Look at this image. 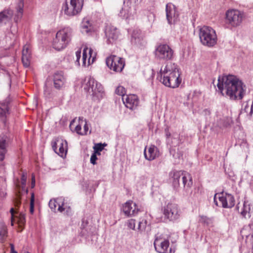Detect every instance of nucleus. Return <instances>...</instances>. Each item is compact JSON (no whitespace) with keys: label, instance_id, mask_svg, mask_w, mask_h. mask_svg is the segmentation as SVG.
<instances>
[{"label":"nucleus","instance_id":"f257e3e1","mask_svg":"<svg viewBox=\"0 0 253 253\" xmlns=\"http://www.w3.org/2000/svg\"><path fill=\"white\" fill-rule=\"evenodd\" d=\"M217 86L223 95L224 94L233 100H241L246 94L247 86L236 76L229 75L219 77Z\"/></svg>","mask_w":253,"mask_h":253},{"label":"nucleus","instance_id":"f03ea898","mask_svg":"<svg viewBox=\"0 0 253 253\" xmlns=\"http://www.w3.org/2000/svg\"><path fill=\"white\" fill-rule=\"evenodd\" d=\"M180 74L176 64L168 62L164 69H161L158 74V79L164 85L171 88L177 87L181 83Z\"/></svg>","mask_w":253,"mask_h":253},{"label":"nucleus","instance_id":"7ed1b4c3","mask_svg":"<svg viewBox=\"0 0 253 253\" xmlns=\"http://www.w3.org/2000/svg\"><path fill=\"white\" fill-rule=\"evenodd\" d=\"M84 90L92 96L94 100H99L104 95L103 87L90 76L86 77L82 82Z\"/></svg>","mask_w":253,"mask_h":253},{"label":"nucleus","instance_id":"20e7f679","mask_svg":"<svg viewBox=\"0 0 253 253\" xmlns=\"http://www.w3.org/2000/svg\"><path fill=\"white\" fill-rule=\"evenodd\" d=\"M199 38L201 43L206 46L211 47L217 42V36L212 28L204 26L199 30Z\"/></svg>","mask_w":253,"mask_h":253},{"label":"nucleus","instance_id":"39448f33","mask_svg":"<svg viewBox=\"0 0 253 253\" xmlns=\"http://www.w3.org/2000/svg\"><path fill=\"white\" fill-rule=\"evenodd\" d=\"M154 54L157 59L168 61L173 58L174 51L168 44H160L156 47Z\"/></svg>","mask_w":253,"mask_h":253},{"label":"nucleus","instance_id":"423d86ee","mask_svg":"<svg viewBox=\"0 0 253 253\" xmlns=\"http://www.w3.org/2000/svg\"><path fill=\"white\" fill-rule=\"evenodd\" d=\"M243 13L236 9H229L226 12L225 23L232 27L239 26L243 19Z\"/></svg>","mask_w":253,"mask_h":253},{"label":"nucleus","instance_id":"0eeeda50","mask_svg":"<svg viewBox=\"0 0 253 253\" xmlns=\"http://www.w3.org/2000/svg\"><path fill=\"white\" fill-rule=\"evenodd\" d=\"M165 218L169 221H173L179 218L180 210L176 204L169 203L163 209Z\"/></svg>","mask_w":253,"mask_h":253},{"label":"nucleus","instance_id":"6e6552de","mask_svg":"<svg viewBox=\"0 0 253 253\" xmlns=\"http://www.w3.org/2000/svg\"><path fill=\"white\" fill-rule=\"evenodd\" d=\"M107 66L115 72H121L125 66V61L122 58L115 55H111L106 58Z\"/></svg>","mask_w":253,"mask_h":253},{"label":"nucleus","instance_id":"1a4fd4ad","mask_svg":"<svg viewBox=\"0 0 253 253\" xmlns=\"http://www.w3.org/2000/svg\"><path fill=\"white\" fill-rule=\"evenodd\" d=\"M169 240L157 237L154 242L155 249L159 253H174L175 249L170 247L169 249Z\"/></svg>","mask_w":253,"mask_h":253},{"label":"nucleus","instance_id":"9d476101","mask_svg":"<svg viewBox=\"0 0 253 253\" xmlns=\"http://www.w3.org/2000/svg\"><path fill=\"white\" fill-rule=\"evenodd\" d=\"M52 147L54 151L60 156L63 157L67 152V142L61 138H57L52 143Z\"/></svg>","mask_w":253,"mask_h":253},{"label":"nucleus","instance_id":"9b49d317","mask_svg":"<svg viewBox=\"0 0 253 253\" xmlns=\"http://www.w3.org/2000/svg\"><path fill=\"white\" fill-rule=\"evenodd\" d=\"M105 33L108 44H113L118 38L119 31L114 26L107 25L105 28Z\"/></svg>","mask_w":253,"mask_h":253},{"label":"nucleus","instance_id":"f8f14e48","mask_svg":"<svg viewBox=\"0 0 253 253\" xmlns=\"http://www.w3.org/2000/svg\"><path fill=\"white\" fill-rule=\"evenodd\" d=\"M96 53L92 49L85 47L84 48L82 56V66L85 67L92 64L95 59Z\"/></svg>","mask_w":253,"mask_h":253},{"label":"nucleus","instance_id":"ddd939ff","mask_svg":"<svg viewBox=\"0 0 253 253\" xmlns=\"http://www.w3.org/2000/svg\"><path fill=\"white\" fill-rule=\"evenodd\" d=\"M167 19L169 24L174 23L178 17V14L176 11V7L171 3H169L166 5V8Z\"/></svg>","mask_w":253,"mask_h":253},{"label":"nucleus","instance_id":"4468645a","mask_svg":"<svg viewBox=\"0 0 253 253\" xmlns=\"http://www.w3.org/2000/svg\"><path fill=\"white\" fill-rule=\"evenodd\" d=\"M122 99L126 107L130 110H134L138 106L139 99L135 94H129L123 97Z\"/></svg>","mask_w":253,"mask_h":253},{"label":"nucleus","instance_id":"2eb2a0df","mask_svg":"<svg viewBox=\"0 0 253 253\" xmlns=\"http://www.w3.org/2000/svg\"><path fill=\"white\" fill-rule=\"evenodd\" d=\"M124 213L127 216H132L136 215L139 210L136 206L135 203L131 201L126 202L123 207Z\"/></svg>","mask_w":253,"mask_h":253},{"label":"nucleus","instance_id":"dca6fc26","mask_svg":"<svg viewBox=\"0 0 253 253\" xmlns=\"http://www.w3.org/2000/svg\"><path fill=\"white\" fill-rule=\"evenodd\" d=\"M218 199L224 208H231L235 205L234 198L231 194L225 193L224 195L223 193L219 194Z\"/></svg>","mask_w":253,"mask_h":253},{"label":"nucleus","instance_id":"f3484780","mask_svg":"<svg viewBox=\"0 0 253 253\" xmlns=\"http://www.w3.org/2000/svg\"><path fill=\"white\" fill-rule=\"evenodd\" d=\"M131 42L132 44L137 46L144 45L145 42L140 30L136 29L133 31L131 34Z\"/></svg>","mask_w":253,"mask_h":253},{"label":"nucleus","instance_id":"a211bd4d","mask_svg":"<svg viewBox=\"0 0 253 253\" xmlns=\"http://www.w3.org/2000/svg\"><path fill=\"white\" fill-rule=\"evenodd\" d=\"M11 102V99L7 97L4 101L0 103V119L3 123L6 122V118L9 113V105Z\"/></svg>","mask_w":253,"mask_h":253},{"label":"nucleus","instance_id":"6ab92c4d","mask_svg":"<svg viewBox=\"0 0 253 253\" xmlns=\"http://www.w3.org/2000/svg\"><path fill=\"white\" fill-rule=\"evenodd\" d=\"M72 33V30L71 28L65 27L58 31L56 35L57 38H60L68 44L70 41Z\"/></svg>","mask_w":253,"mask_h":253},{"label":"nucleus","instance_id":"aec40b11","mask_svg":"<svg viewBox=\"0 0 253 253\" xmlns=\"http://www.w3.org/2000/svg\"><path fill=\"white\" fill-rule=\"evenodd\" d=\"M54 86L55 88L60 89L64 86L66 79L62 72H57L54 75Z\"/></svg>","mask_w":253,"mask_h":253},{"label":"nucleus","instance_id":"412c9836","mask_svg":"<svg viewBox=\"0 0 253 253\" xmlns=\"http://www.w3.org/2000/svg\"><path fill=\"white\" fill-rule=\"evenodd\" d=\"M144 155L146 160L152 161L155 159L159 155V151L157 147L155 145H151L146 151V148H145Z\"/></svg>","mask_w":253,"mask_h":253},{"label":"nucleus","instance_id":"4be33fe9","mask_svg":"<svg viewBox=\"0 0 253 253\" xmlns=\"http://www.w3.org/2000/svg\"><path fill=\"white\" fill-rule=\"evenodd\" d=\"M30 46L28 44H26L23 46L22 56V61L24 67H28L29 66L30 64Z\"/></svg>","mask_w":253,"mask_h":253},{"label":"nucleus","instance_id":"5701e85b","mask_svg":"<svg viewBox=\"0 0 253 253\" xmlns=\"http://www.w3.org/2000/svg\"><path fill=\"white\" fill-rule=\"evenodd\" d=\"M49 207L53 211H55L58 206L57 210L62 212L64 211L65 208H63L64 203L62 198H57L50 200L49 202Z\"/></svg>","mask_w":253,"mask_h":253},{"label":"nucleus","instance_id":"b1692460","mask_svg":"<svg viewBox=\"0 0 253 253\" xmlns=\"http://www.w3.org/2000/svg\"><path fill=\"white\" fill-rule=\"evenodd\" d=\"M183 175L182 171L172 170L169 173L170 180L172 181L173 187L176 188L179 185V179Z\"/></svg>","mask_w":253,"mask_h":253},{"label":"nucleus","instance_id":"393cba45","mask_svg":"<svg viewBox=\"0 0 253 253\" xmlns=\"http://www.w3.org/2000/svg\"><path fill=\"white\" fill-rule=\"evenodd\" d=\"M7 137L5 135L0 136V161H2L5 158L7 152Z\"/></svg>","mask_w":253,"mask_h":253},{"label":"nucleus","instance_id":"a878e982","mask_svg":"<svg viewBox=\"0 0 253 253\" xmlns=\"http://www.w3.org/2000/svg\"><path fill=\"white\" fill-rule=\"evenodd\" d=\"M17 29L15 27L12 26L10 31L7 32L5 35V40L9 46H12L16 40Z\"/></svg>","mask_w":253,"mask_h":253},{"label":"nucleus","instance_id":"bb28decb","mask_svg":"<svg viewBox=\"0 0 253 253\" xmlns=\"http://www.w3.org/2000/svg\"><path fill=\"white\" fill-rule=\"evenodd\" d=\"M62 8L64 13L70 16L75 15L81 12L71 2L69 6L67 3H65L63 6Z\"/></svg>","mask_w":253,"mask_h":253},{"label":"nucleus","instance_id":"cd10ccee","mask_svg":"<svg viewBox=\"0 0 253 253\" xmlns=\"http://www.w3.org/2000/svg\"><path fill=\"white\" fill-rule=\"evenodd\" d=\"M13 11L10 9H4L0 12V25L10 20L13 16Z\"/></svg>","mask_w":253,"mask_h":253},{"label":"nucleus","instance_id":"c85d7f7f","mask_svg":"<svg viewBox=\"0 0 253 253\" xmlns=\"http://www.w3.org/2000/svg\"><path fill=\"white\" fill-rule=\"evenodd\" d=\"M82 32L84 34H88L92 29V25L89 19L87 18L83 19L81 23Z\"/></svg>","mask_w":253,"mask_h":253},{"label":"nucleus","instance_id":"c756f323","mask_svg":"<svg viewBox=\"0 0 253 253\" xmlns=\"http://www.w3.org/2000/svg\"><path fill=\"white\" fill-rule=\"evenodd\" d=\"M241 234L243 237L248 238L253 237V224H249L247 226H245L241 231Z\"/></svg>","mask_w":253,"mask_h":253},{"label":"nucleus","instance_id":"7c9ffc66","mask_svg":"<svg viewBox=\"0 0 253 253\" xmlns=\"http://www.w3.org/2000/svg\"><path fill=\"white\" fill-rule=\"evenodd\" d=\"M182 183L185 189L187 190L188 188H190L192 184V179L191 175L188 173H183L182 177Z\"/></svg>","mask_w":253,"mask_h":253},{"label":"nucleus","instance_id":"2f4dec72","mask_svg":"<svg viewBox=\"0 0 253 253\" xmlns=\"http://www.w3.org/2000/svg\"><path fill=\"white\" fill-rule=\"evenodd\" d=\"M67 44L56 35L53 41V47L57 50H60L66 47Z\"/></svg>","mask_w":253,"mask_h":253},{"label":"nucleus","instance_id":"473e14b6","mask_svg":"<svg viewBox=\"0 0 253 253\" xmlns=\"http://www.w3.org/2000/svg\"><path fill=\"white\" fill-rule=\"evenodd\" d=\"M23 7H24V0H19L17 6L16 8L17 9V14H16L14 20L17 23L18 21L21 18L23 15Z\"/></svg>","mask_w":253,"mask_h":253},{"label":"nucleus","instance_id":"72a5a7b5","mask_svg":"<svg viewBox=\"0 0 253 253\" xmlns=\"http://www.w3.org/2000/svg\"><path fill=\"white\" fill-rule=\"evenodd\" d=\"M250 205L248 202H245L241 209V214L245 218H250L251 216L250 212Z\"/></svg>","mask_w":253,"mask_h":253},{"label":"nucleus","instance_id":"f704fd0d","mask_svg":"<svg viewBox=\"0 0 253 253\" xmlns=\"http://www.w3.org/2000/svg\"><path fill=\"white\" fill-rule=\"evenodd\" d=\"M169 152L174 158L180 159L183 155L182 152L174 145L170 146Z\"/></svg>","mask_w":253,"mask_h":253},{"label":"nucleus","instance_id":"c9c22d12","mask_svg":"<svg viewBox=\"0 0 253 253\" xmlns=\"http://www.w3.org/2000/svg\"><path fill=\"white\" fill-rule=\"evenodd\" d=\"M43 94L46 99H49L52 98L54 96V93L52 87L47 86V84H45L44 86Z\"/></svg>","mask_w":253,"mask_h":253},{"label":"nucleus","instance_id":"e433bc0d","mask_svg":"<svg viewBox=\"0 0 253 253\" xmlns=\"http://www.w3.org/2000/svg\"><path fill=\"white\" fill-rule=\"evenodd\" d=\"M119 15L123 19H127L129 17L128 9L123 7L120 10Z\"/></svg>","mask_w":253,"mask_h":253},{"label":"nucleus","instance_id":"4c0bfd02","mask_svg":"<svg viewBox=\"0 0 253 253\" xmlns=\"http://www.w3.org/2000/svg\"><path fill=\"white\" fill-rule=\"evenodd\" d=\"M107 146V144L97 143L93 146L94 152L97 153L98 155H100V152L102 151L104 146Z\"/></svg>","mask_w":253,"mask_h":253},{"label":"nucleus","instance_id":"58836bf2","mask_svg":"<svg viewBox=\"0 0 253 253\" xmlns=\"http://www.w3.org/2000/svg\"><path fill=\"white\" fill-rule=\"evenodd\" d=\"M70 2L78 10L81 11L83 6L84 0H71Z\"/></svg>","mask_w":253,"mask_h":253},{"label":"nucleus","instance_id":"ea45409f","mask_svg":"<svg viewBox=\"0 0 253 253\" xmlns=\"http://www.w3.org/2000/svg\"><path fill=\"white\" fill-rule=\"evenodd\" d=\"M147 225V220L145 219H143L139 222L137 229L140 231H145L146 230Z\"/></svg>","mask_w":253,"mask_h":253},{"label":"nucleus","instance_id":"a19ab883","mask_svg":"<svg viewBox=\"0 0 253 253\" xmlns=\"http://www.w3.org/2000/svg\"><path fill=\"white\" fill-rule=\"evenodd\" d=\"M26 181L27 180H25L24 179L22 180H21V185L19 184V182H18V183H17L16 184V186L17 188H19V189L21 188L22 191H25L26 193H28V190L27 189L25 188ZM18 181H19L18 180Z\"/></svg>","mask_w":253,"mask_h":253},{"label":"nucleus","instance_id":"79ce46f5","mask_svg":"<svg viewBox=\"0 0 253 253\" xmlns=\"http://www.w3.org/2000/svg\"><path fill=\"white\" fill-rule=\"evenodd\" d=\"M115 92L116 94H117L119 95L122 96V97H126V96L125 95V94L126 92V90H125V88L122 86H118L116 88V89L115 90Z\"/></svg>","mask_w":253,"mask_h":253},{"label":"nucleus","instance_id":"37998d69","mask_svg":"<svg viewBox=\"0 0 253 253\" xmlns=\"http://www.w3.org/2000/svg\"><path fill=\"white\" fill-rule=\"evenodd\" d=\"M201 221L207 225H210L212 223V219L206 216H201Z\"/></svg>","mask_w":253,"mask_h":253},{"label":"nucleus","instance_id":"c03bdc74","mask_svg":"<svg viewBox=\"0 0 253 253\" xmlns=\"http://www.w3.org/2000/svg\"><path fill=\"white\" fill-rule=\"evenodd\" d=\"M180 144V140H179V137L178 135L176 136V137H173L172 138V141H171V146H179Z\"/></svg>","mask_w":253,"mask_h":253},{"label":"nucleus","instance_id":"a18cd8bd","mask_svg":"<svg viewBox=\"0 0 253 253\" xmlns=\"http://www.w3.org/2000/svg\"><path fill=\"white\" fill-rule=\"evenodd\" d=\"M34 200H35L34 194V193H32L31 194V200H30V212L31 213H33L34 212Z\"/></svg>","mask_w":253,"mask_h":253},{"label":"nucleus","instance_id":"49530a36","mask_svg":"<svg viewBox=\"0 0 253 253\" xmlns=\"http://www.w3.org/2000/svg\"><path fill=\"white\" fill-rule=\"evenodd\" d=\"M6 195V184L4 182L1 187L0 188V197H4Z\"/></svg>","mask_w":253,"mask_h":253},{"label":"nucleus","instance_id":"de8ad7c7","mask_svg":"<svg viewBox=\"0 0 253 253\" xmlns=\"http://www.w3.org/2000/svg\"><path fill=\"white\" fill-rule=\"evenodd\" d=\"M127 226L130 229L135 230V220L133 219H130L127 221Z\"/></svg>","mask_w":253,"mask_h":253},{"label":"nucleus","instance_id":"09e8293b","mask_svg":"<svg viewBox=\"0 0 253 253\" xmlns=\"http://www.w3.org/2000/svg\"><path fill=\"white\" fill-rule=\"evenodd\" d=\"M97 154V153H96L95 152H93L91 156V157H90V163L93 164V165H95L96 164V161L97 160V156H96V155Z\"/></svg>","mask_w":253,"mask_h":253},{"label":"nucleus","instance_id":"8fccbe9b","mask_svg":"<svg viewBox=\"0 0 253 253\" xmlns=\"http://www.w3.org/2000/svg\"><path fill=\"white\" fill-rule=\"evenodd\" d=\"M81 51L80 50L77 51L76 52V59L75 61V63L78 65H80L79 60L81 58Z\"/></svg>","mask_w":253,"mask_h":253},{"label":"nucleus","instance_id":"3c124183","mask_svg":"<svg viewBox=\"0 0 253 253\" xmlns=\"http://www.w3.org/2000/svg\"><path fill=\"white\" fill-rule=\"evenodd\" d=\"M82 126L80 125H77L75 127L76 132L80 135H84V133H83V131H81Z\"/></svg>","mask_w":253,"mask_h":253},{"label":"nucleus","instance_id":"603ef678","mask_svg":"<svg viewBox=\"0 0 253 253\" xmlns=\"http://www.w3.org/2000/svg\"><path fill=\"white\" fill-rule=\"evenodd\" d=\"M63 208H65L64 211H66V214L67 215H71L72 214V210L70 207H64V205H63Z\"/></svg>","mask_w":253,"mask_h":253},{"label":"nucleus","instance_id":"864d4df0","mask_svg":"<svg viewBox=\"0 0 253 253\" xmlns=\"http://www.w3.org/2000/svg\"><path fill=\"white\" fill-rule=\"evenodd\" d=\"M20 197L19 194H17V198L15 200V206L16 207H18L20 205Z\"/></svg>","mask_w":253,"mask_h":253},{"label":"nucleus","instance_id":"5fc2aeb1","mask_svg":"<svg viewBox=\"0 0 253 253\" xmlns=\"http://www.w3.org/2000/svg\"><path fill=\"white\" fill-rule=\"evenodd\" d=\"M88 130V126L87 124V122L85 121V123L84 126V131L83 133H84V135L87 134V132Z\"/></svg>","mask_w":253,"mask_h":253},{"label":"nucleus","instance_id":"6e6d98bb","mask_svg":"<svg viewBox=\"0 0 253 253\" xmlns=\"http://www.w3.org/2000/svg\"><path fill=\"white\" fill-rule=\"evenodd\" d=\"M240 145L242 146L243 147H246L247 148H248V144L246 140H242Z\"/></svg>","mask_w":253,"mask_h":253},{"label":"nucleus","instance_id":"4d7b16f0","mask_svg":"<svg viewBox=\"0 0 253 253\" xmlns=\"http://www.w3.org/2000/svg\"><path fill=\"white\" fill-rule=\"evenodd\" d=\"M10 253H17V252L14 249V246L13 244H10Z\"/></svg>","mask_w":253,"mask_h":253},{"label":"nucleus","instance_id":"13d9d810","mask_svg":"<svg viewBox=\"0 0 253 253\" xmlns=\"http://www.w3.org/2000/svg\"><path fill=\"white\" fill-rule=\"evenodd\" d=\"M10 213H11V224L12 226L13 225V215H14V209L13 208H11L10 209Z\"/></svg>","mask_w":253,"mask_h":253},{"label":"nucleus","instance_id":"bf43d9fd","mask_svg":"<svg viewBox=\"0 0 253 253\" xmlns=\"http://www.w3.org/2000/svg\"><path fill=\"white\" fill-rule=\"evenodd\" d=\"M203 113L206 116H209L211 114V111L209 109H205L203 111Z\"/></svg>","mask_w":253,"mask_h":253},{"label":"nucleus","instance_id":"052dcab7","mask_svg":"<svg viewBox=\"0 0 253 253\" xmlns=\"http://www.w3.org/2000/svg\"><path fill=\"white\" fill-rule=\"evenodd\" d=\"M32 188H33L35 187V176L34 175H32Z\"/></svg>","mask_w":253,"mask_h":253},{"label":"nucleus","instance_id":"680f3d73","mask_svg":"<svg viewBox=\"0 0 253 253\" xmlns=\"http://www.w3.org/2000/svg\"><path fill=\"white\" fill-rule=\"evenodd\" d=\"M27 180V173L26 172H23L21 176V180Z\"/></svg>","mask_w":253,"mask_h":253},{"label":"nucleus","instance_id":"e2e57ef3","mask_svg":"<svg viewBox=\"0 0 253 253\" xmlns=\"http://www.w3.org/2000/svg\"><path fill=\"white\" fill-rule=\"evenodd\" d=\"M217 195V194H215V195H214V203L215 204V205H216V206H218V203H217V202L216 200V196Z\"/></svg>","mask_w":253,"mask_h":253},{"label":"nucleus","instance_id":"0e129e2a","mask_svg":"<svg viewBox=\"0 0 253 253\" xmlns=\"http://www.w3.org/2000/svg\"><path fill=\"white\" fill-rule=\"evenodd\" d=\"M142 0H130L131 1L134 2V3H136L138 1L140 2Z\"/></svg>","mask_w":253,"mask_h":253},{"label":"nucleus","instance_id":"69168bd1","mask_svg":"<svg viewBox=\"0 0 253 253\" xmlns=\"http://www.w3.org/2000/svg\"><path fill=\"white\" fill-rule=\"evenodd\" d=\"M75 123V120H73L71 122L70 124V127H71L73 125V124Z\"/></svg>","mask_w":253,"mask_h":253},{"label":"nucleus","instance_id":"338daca9","mask_svg":"<svg viewBox=\"0 0 253 253\" xmlns=\"http://www.w3.org/2000/svg\"><path fill=\"white\" fill-rule=\"evenodd\" d=\"M166 136H167V137L168 138H169V137H170V132H167L166 133Z\"/></svg>","mask_w":253,"mask_h":253},{"label":"nucleus","instance_id":"774afa93","mask_svg":"<svg viewBox=\"0 0 253 253\" xmlns=\"http://www.w3.org/2000/svg\"><path fill=\"white\" fill-rule=\"evenodd\" d=\"M3 171H4V169H3V167L2 166L1 167V168L0 169V172H2Z\"/></svg>","mask_w":253,"mask_h":253}]
</instances>
